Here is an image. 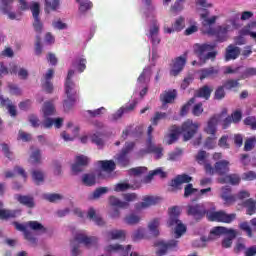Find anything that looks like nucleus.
I'll return each mask as SVG.
<instances>
[{
  "label": "nucleus",
  "instance_id": "20",
  "mask_svg": "<svg viewBox=\"0 0 256 256\" xmlns=\"http://www.w3.org/2000/svg\"><path fill=\"white\" fill-rule=\"evenodd\" d=\"M229 165H231V163L228 160H220L216 162L215 163L216 175H219L220 177L227 175V173H229L230 171Z\"/></svg>",
  "mask_w": 256,
  "mask_h": 256
},
{
  "label": "nucleus",
  "instance_id": "34",
  "mask_svg": "<svg viewBox=\"0 0 256 256\" xmlns=\"http://www.w3.org/2000/svg\"><path fill=\"white\" fill-rule=\"evenodd\" d=\"M219 75V68L210 67L201 70L200 80L207 79V77H215Z\"/></svg>",
  "mask_w": 256,
  "mask_h": 256
},
{
  "label": "nucleus",
  "instance_id": "44",
  "mask_svg": "<svg viewBox=\"0 0 256 256\" xmlns=\"http://www.w3.org/2000/svg\"><path fill=\"white\" fill-rule=\"evenodd\" d=\"M156 247H158V250L156 251V255L163 256L167 255V251H169V248L167 247V242L158 241L155 244Z\"/></svg>",
  "mask_w": 256,
  "mask_h": 256
},
{
  "label": "nucleus",
  "instance_id": "60",
  "mask_svg": "<svg viewBox=\"0 0 256 256\" xmlns=\"http://www.w3.org/2000/svg\"><path fill=\"white\" fill-rule=\"evenodd\" d=\"M32 104H33V102L31 100L27 99V100L20 102L18 104V107L21 111H29V109H31Z\"/></svg>",
  "mask_w": 256,
  "mask_h": 256
},
{
  "label": "nucleus",
  "instance_id": "23",
  "mask_svg": "<svg viewBox=\"0 0 256 256\" xmlns=\"http://www.w3.org/2000/svg\"><path fill=\"white\" fill-rule=\"evenodd\" d=\"M175 99H177V90L166 91L160 96V101L163 105H167V103H174Z\"/></svg>",
  "mask_w": 256,
  "mask_h": 256
},
{
  "label": "nucleus",
  "instance_id": "36",
  "mask_svg": "<svg viewBox=\"0 0 256 256\" xmlns=\"http://www.w3.org/2000/svg\"><path fill=\"white\" fill-rule=\"evenodd\" d=\"M15 173H17V175H20L21 177H23V179H27V172H25V169H23L22 167L16 166L14 167V172L11 171H7L5 173V177L6 179H11L13 177H15Z\"/></svg>",
  "mask_w": 256,
  "mask_h": 256
},
{
  "label": "nucleus",
  "instance_id": "48",
  "mask_svg": "<svg viewBox=\"0 0 256 256\" xmlns=\"http://www.w3.org/2000/svg\"><path fill=\"white\" fill-rule=\"evenodd\" d=\"M30 11L32 12V17L37 18L41 15V4L39 2H32L30 5Z\"/></svg>",
  "mask_w": 256,
  "mask_h": 256
},
{
  "label": "nucleus",
  "instance_id": "57",
  "mask_svg": "<svg viewBox=\"0 0 256 256\" xmlns=\"http://www.w3.org/2000/svg\"><path fill=\"white\" fill-rule=\"evenodd\" d=\"M30 163H32V165H35L37 163H41V151L40 150H36L32 153V155L30 156Z\"/></svg>",
  "mask_w": 256,
  "mask_h": 256
},
{
  "label": "nucleus",
  "instance_id": "46",
  "mask_svg": "<svg viewBox=\"0 0 256 256\" xmlns=\"http://www.w3.org/2000/svg\"><path fill=\"white\" fill-rule=\"evenodd\" d=\"M117 163L121 167H127V165H129V157L125 152L121 151V153L118 154Z\"/></svg>",
  "mask_w": 256,
  "mask_h": 256
},
{
  "label": "nucleus",
  "instance_id": "62",
  "mask_svg": "<svg viewBox=\"0 0 256 256\" xmlns=\"http://www.w3.org/2000/svg\"><path fill=\"white\" fill-rule=\"evenodd\" d=\"M107 191H109V188H107V187H100V188L96 189L93 192V199H99V197H101V195H105V193H107Z\"/></svg>",
  "mask_w": 256,
  "mask_h": 256
},
{
  "label": "nucleus",
  "instance_id": "63",
  "mask_svg": "<svg viewBox=\"0 0 256 256\" xmlns=\"http://www.w3.org/2000/svg\"><path fill=\"white\" fill-rule=\"evenodd\" d=\"M71 253L73 256L81 255V246L79 244H75V240L71 242Z\"/></svg>",
  "mask_w": 256,
  "mask_h": 256
},
{
  "label": "nucleus",
  "instance_id": "10",
  "mask_svg": "<svg viewBox=\"0 0 256 256\" xmlns=\"http://www.w3.org/2000/svg\"><path fill=\"white\" fill-rule=\"evenodd\" d=\"M74 241L77 243H83L87 249H91V247H97V243H99V239L95 236H87L85 233H77L74 236Z\"/></svg>",
  "mask_w": 256,
  "mask_h": 256
},
{
  "label": "nucleus",
  "instance_id": "30",
  "mask_svg": "<svg viewBox=\"0 0 256 256\" xmlns=\"http://www.w3.org/2000/svg\"><path fill=\"white\" fill-rule=\"evenodd\" d=\"M66 95H67L66 107H68V109H71V107H73L77 102V92H75L73 88H68L66 91Z\"/></svg>",
  "mask_w": 256,
  "mask_h": 256
},
{
  "label": "nucleus",
  "instance_id": "27",
  "mask_svg": "<svg viewBox=\"0 0 256 256\" xmlns=\"http://www.w3.org/2000/svg\"><path fill=\"white\" fill-rule=\"evenodd\" d=\"M44 11L49 15L52 11H57L61 7V0H44Z\"/></svg>",
  "mask_w": 256,
  "mask_h": 256
},
{
  "label": "nucleus",
  "instance_id": "49",
  "mask_svg": "<svg viewBox=\"0 0 256 256\" xmlns=\"http://www.w3.org/2000/svg\"><path fill=\"white\" fill-rule=\"evenodd\" d=\"M108 237L112 240L125 239L124 230H114L108 233Z\"/></svg>",
  "mask_w": 256,
  "mask_h": 256
},
{
  "label": "nucleus",
  "instance_id": "53",
  "mask_svg": "<svg viewBox=\"0 0 256 256\" xmlns=\"http://www.w3.org/2000/svg\"><path fill=\"white\" fill-rule=\"evenodd\" d=\"M214 99H216V101H221V99H225V86H219L215 90Z\"/></svg>",
  "mask_w": 256,
  "mask_h": 256
},
{
  "label": "nucleus",
  "instance_id": "42",
  "mask_svg": "<svg viewBox=\"0 0 256 256\" xmlns=\"http://www.w3.org/2000/svg\"><path fill=\"white\" fill-rule=\"evenodd\" d=\"M246 250H247V245L245 244V240L239 238L236 241L235 246L233 248L234 253L236 254L245 253Z\"/></svg>",
  "mask_w": 256,
  "mask_h": 256
},
{
  "label": "nucleus",
  "instance_id": "16",
  "mask_svg": "<svg viewBox=\"0 0 256 256\" xmlns=\"http://www.w3.org/2000/svg\"><path fill=\"white\" fill-rule=\"evenodd\" d=\"M187 63V58L180 56L177 57L172 64V68L170 70V75L173 77H177L179 75L180 71H183V67H185V64Z\"/></svg>",
  "mask_w": 256,
  "mask_h": 256
},
{
  "label": "nucleus",
  "instance_id": "22",
  "mask_svg": "<svg viewBox=\"0 0 256 256\" xmlns=\"http://www.w3.org/2000/svg\"><path fill=\"white\" fill-rule=\"evenodd\" d=\"M239 55H241V48L234 45H229L226 48L225 61H231L233 59H237Z\"/></svg>",
  "mask_w": 256,
  "mask_h": 256
},
{
  "label": "nucleus",
  "instance_id": "33",
  "mask_svg": "<svg viewBox=\"0 0 256 256\" xmlns=\"http://www.w3.org/2000/svg\"><path fill=\"white\" fill-rule=\"evenodd\" d=\"M245 207L247 215H255L256 213V201L253 198L247 199L242 203Z\"/></svg>",
  "mask_w": 256,
  "mask_h": 256
},
{
  "label": "nucleus",
  "instance_id": "26",
  "mask_svg": "<svg viewBox=\"0 0 256 256\" xmlns=\"http://www.w3.org/2000/svg\"><path fill=\"white\" fill-rule=\"evenodd\" d=\"M105 251H107V253H111L112 251H118V252L122 253V255L127 256V255H129V251H131V245H128L125 249V247H123V245L113 244V245L107 246L105 248Z\"/></svg>",
  "mask_w": 256,
  "mask_h": 256
},
{
  "label": "nucleus",
  "instance_id": "11",
  "mask_svg": "<svg viewBox=\"0 0 256 256\" xmlns=\"http://www.w3.org/2000/svg\"><path fill=\"white\" fill-rule=\"evenodd\" d=\"M191 181H193V177L187 174L177 175L174 179L170 181L169 191H179L181 190V185H183L184 183H191Z\"/></svg>",
  "mask_w": 256,
  "mask_h": 256
},
{
  "label": "nucleus",
  "instance_id": "24",
  "mask_svg": "<svg viewBox=\"0 0 256 256\" xmlns=\"http://www.w3.org/2000/svg\"><path fill=\"white\" fill-rule=\"evenodd\" d=\"M98 165L105 173H113L117 167V164L113 160H101L98 161Z\"/></svg>",
  "mask_w": 256,
  "mask_h": 256
},
{
  "label": "nucleus",
  "instance_id": "45",
  "mask_svg": "<svg viewBox=\"0 0 256 256\" xmlns=\"http://www.w3.org/2000/svg\"><path fill=\"white\" fill-rule=\"evenodd\" d=\"M32 178L36 185H40L41 183H43V181H45V176L40 170H34L32 172Z\"/></svg>",
  "mask_w": 256,
  "mask_h": 256
},
{
  "label": "nucleus",
  "instance_id": "6",
  "mask_svg": "<svg viewBox=\"0 0 256 256\" xmlns=\"http://www.w3.org/2000/svg\"><path fill=\"white\" fill-rule=\"evenodd\" d=\"M207 218L209 221H217L218 223H232L237 218V214H227V212L221 210L216 212H208Z\"/></svg>",
  "mask_w": 256,
  "mask_h": 256
},
{
  "label": "nucleus",
  "instance_id": "40",
  "mask_svg": "<svg viewBox=\"0 0 256 256\" xmlns=\"http://www.w3.org/2000/svg\"><path fill=\"white\" fill-rule=\"evenodd\" d=\"M256 22H251L250 24H248L243 30H242V34L243 35H250V37L252 39H255L256 41Z\"/></svg>",
  "mask_w": 256,
  "mask_h": 256
},
{
  "label": "nucleus",
  "instance_id": "59",
  "mask_svg": "<svg viewBox=\"0 0 256 256\" xmlns=\"http://www.w3.org/2000/svg\"><path fill=\"white\" fill-rule=\"evenodd\" d=\"M238 85H239V80L230 79L223 84V87L224 89L231 90V89H235V87H237Z\"/></svg>",
  "mask_w": 256,
  "mask_h": 256
},
{
  "label": "nucleus",
  "instance_id": "39",
  "mask_svg": "<svg viewBox=\"0 0 256 256\" xmlns=\"http://www.w3.org/2000/svg\"><path fill=\"white\" fill-rule=\"evenodd\" d=\"M72 126L73 123L71 122L67 124V135L65 136V141H71L74 137H76L77 133H79V127L75 126L72 129Z\"/></svg>",
  "mask_w": 256,
  "mask_h": 256
},
{
  "label": "nucleus",
  "instance_id": "58",
  "mask_svg": "<svg viewBox=\"0 0 256 256\" xmlns=\"http://www.w3.org/2000/svg\"><path fill=\"white\" fill-rule=\"evenodd\" d=\"M76 163L82 167H87V165H89V157L85 155H79L76 157Z\"/></svg>",
  "mask_w": 256,
  "mask_h": 256
},
{
  "label": "nucleus",
  "instance_id": "15",
  "mask_svg": "<svg viewBox=\"0 0 256 256\" xmlns=\"http://www.w3.org/2000/svg\"><path fill=\"white\" fill-rule=\"evenodd\" d=\"M222 193L220 195L221 199L224 201V205H227V207H230V205H234V203L237 201V196L233 195L232 189L229 186H224L221 189Z\"/></svg>",
  "mask_w": 256,
  "mask_h": 256
},
{
  "label": "nucleus",
  "instance_id": "14",
  "mask_svg": "<svg viewBox=\"0 0 256 256\" xmlns=\"http://www.w3.org/2000/svg\"><path fill=\"white\" fill-rule=\"evenodd\" d=\"M180 134L181 127L177 125L171 126L169 129V133L164 136V141L166 145H173V143L177 142Z\"/></svg>",
  "mask_w": 256,
  "mask_h": 256
},
{
  "label": "nucleus",
  "instance_id": "1",
  "mask_svg": "<svg viewBox=\"0 0 256 256\" xmlns=\"http://www.w3.org/2000/svg\"><path fill=\"white\" fill-rule=\"evenodd\" d=\"M43 113V121L41 123V127L43 129H61L63 127V118H55L57 115V109H55V105L51 101L44 102L42 106Z\"/></svg>",
  "mask_w": 256,
  "mask_h": 256
},
{
  "label": "nucleus",
  "instance_id": "28",
  "mask_svg": "<svg viewBox=\"0 0 256 256\" xmlns=\"http://www.w3.org/2000/svg\"><path fill=\"white\" fill-rule=\"evenodd\" d=\"M218 183H230V185H239V183H241V177L238 174L226 175L224 178H219Z\"/></svg>",
  "mask_w": 256,
  "mask_h": 256
},
{
  "label": "nucleus",
  "instance_id": "37",
  "mask_svg": "<svg viewBox=\"0 0 256 256\" xmlns=\"http://www.w3.org/2000/svg\"><path fill=\"white\" fill-rule=\"evenodd\" d=\"M159 225H161V219H159V218H154L148 224V229L151 231V233H152V235H154V237H158V235H159Z\"/></svg>",
  "mask_w": 256,
  "mask_h": 256
},
{
  "label": "nucleus",
  "instance_id": "8",
  "mask_svg": "<svg viewBox=\"0 0 256 256\" xmlns=\"http://www.w3.org/2000/svg\"><path fill=\"white\" fill-rule=\"evenodd\" d=\"M227 115V111H223L220 114H215L212 117L209 118L207 121V125L204 128V133H207V135H211L212 137H215L217 135V125H219V121L223 119Z\"/></svg>",
  "mask_w": 256,
  "mask_h": 256
},
{
  "label": "nucleus",
  "instance_id": "61",
  "mask_svg": "<svg viewBox=\"0 0 256 256\" xmlns=\"http://www.w3.org/2000/svg\"><path fill=\"white\" fill-rule=\"evenodd\" d=\"M239 227L242 231L247 233L248 237H253V231L251 230V226H249L248 222L240 223Z\"/></svg>",
  "mask_w": 256,
  "mask_h": 256
},
{
  "label": "nucleus",
  "instance_id": "54",
  "mask_svg": "<svg viewBox=\"0 0 256 256\" xmlns=\"http://www.w3.org/2000/svg\"><path fill=\"white\" fill-rule=\"evenodd\" d=\"M167 117V113L165 112H156L154 117L151 118L152 125H159V121L165 119Z\"/></svg>",
  "mask_w": 256,
  "mask_h": 256
},
{
  "label": "nucleus",
  "instance_id": "29",
  "mask_svg": "<svg viewBox=\"0 0 256 256\" xmlns=\"http://www.w3.org/2000/svg\"><path fill=\"white\" fill-rule=\"evenodd\" d=\"M108 203L110 207H118L119 209H128L129 207V203L121 201L119 198L115 196H110L108 198Z\"/></svg>",
  "mask_w": 256,
  "mask_h": 256
},
{
  "label": "nucleus",
  "instance_id": "9",
  "mask_svg": "<svg viewBox=\"0 0 256 256\" xmlns=\"http://www.w3.org/2000/svg\"><path fill=\"white\" fill-rule=\"evenodd\" d=\"M186 213L187 215L194 217L196 221H199V219H203L208 212L207 208H205V205L203 204H188L186 206Z\"/></svg>",
  "mask_w": 256,
  "mask_h": 256
},
{
  "label": "nucleus",
  "instance_id": "52",
  "mask_svg": "<svg viewBox=\"0 0 256 256\" xmlns=\"http://www.w3.org/2000/svg\"><path fill=\"white\" fill-rule=\"evenodd\" d=\"M195 98H191L184 106H182L180 110L181 117H185L189 113V109H191V105L195 103Z\"/></svg>",
  "mask_w": 256,
  "mask_h": 256
},
{
  "label": "nucleus",
  "instance_id": "56",
  "mask_svg": "<svg viewBox=\"0 0 256 256\" xmlns=\"http://www.w3.org/2000/svg\"><path fill=\"white\" fill-rule=\"evenodd\" d=\"M14 217H16L15 212L3 208L0 210V219H14Z\"/></svg>",
  "mask_w": 256,
  "mask_h": 256
},
{
  "label": "nucleus",
  "instance_id": "21",
  "mask_svg": "<svg viewBox=\"0 0 256 256\" xmlns=\"http://www.w3.org/2000/svg\"><path fill=\"white\" fill-rule=\"evenodd\" d=\"M144 153H154L156 155V159H161V157H163V147L156 146L155 144H153V140L148 139L147 148Z\"/></svg>",
  "mask_w": 256,
  "mask_h": 256
},
{
  "label": "nucleus",
  "instance_id": "41",
  "mask_svg": "<svg viewBox=\"0 0 256 256\" xmlns=\"http://www.w3.org/2000/svg\"><path fill=\"white\" fill-rule=\"evenodd\" d=\"M87 217L89 219H93L96 224L98 225H105V221H103V218L101 216L97 215V212H95V209L90 208L87 213Z\"/></svg>",
  "mask_w": 256,
  "mask_h": 256
},
{
  "label": "nucleus",
  "instance_id": "4",
  "mask_svg": "<svg viewBox=\"0 0 256 256\" xmlns=\"http://www.w3.org/2000/svg\"><path fill=\"white\" fill-rule=\"evenodd\" d=\"M215 44H195L194 53L200 59L201 63L205 64L209 59L215 61L219 52L215 49Z\"/></svg>",
  "mask_w": 256,
  "mask_h": 256
},
{
  "label": "nucleus",
  "instance_id": "13",
  "mask_svg": "<svg viewBox=\"0 0 256 256\" xmlns=\"http://www.w3.org/2000/svg\"><path fill=\"white\" fill-rule=\"evenodd\" d=\"M220 235H232V237H237V232L235 229L217 226L211 230L209 239H217Z\"/></svg>",
  "mask_w": 256,
  "mask_h": 256
},
{
  "label": "nucleus",
  "instance_id": "19",
  "mask_svg": "<svg viewBox=\"0 0 256 256\" xmlns=\"http://www.w3.org/2000/svg\"><path fill=\"white\" fill-rule=\"evenodd\" d=\"M211 93H213V87L209 85H204L195 91L194 97H192V99H197V97H199L207 101L209 100V97H211Z\"/></svg>",
  "mask_w": 256,
  "mask_h": 256
},
{
  "label": "nucleus",
  "instance_id": "7",
  "mask_svg": "<svg viewBox=\"0 0 256 256\" xmlns=\"http://www.w3.org/2000/svg\"><path fill=\"white\" fill-rule=\"evenodd\" d=\"M161 202V197L153 196V195H146L142 197L141 202H137L134 205V209L136 213H141L144 209H149V207H153Z\"/></svg>",
  "mask_w": 256,
  "mask_h": 256
},
{
  "label": "nucleus",
  "instance_id": "47",
  "mask_svg": "<svg viewBox=\"0 0 256 256\" xmlns=\"http://www.w3.org/2000/svg\"><path fill=\"white\" fill-rule=\"evenodd\" d=\"M255 145H256L255 136L246 139L244 142V151H253V149H255Z\"/></svg>",
  "mask_w": 256,
  "mask_h": 256
},
{
  "label": "nucleus",
  "instance_id": "35",
  "mask_svg": "<svg viewBox=\"0 0 256 256\" xmlns=\"http://www.w3.org/2000/svg\"><path fill=\"white\" fill-rule=\"evenodd\" d=\"M26 227H29L32 231H39L40 233H47V228L43 226L39 221H28Z\"/></svg>",
  "mask_w": 256,
  "mask_h": 256
},
{
  "label": "nucleus",
  "instance_id": "5",
  "mask_svg": "<svg viewBox=\"0 0 256 256\" xmlns=\"http://www.w3.org/2000/svg\"><path fill=\"white\" fill-rule=\"evenodd\" d=\"M180 131L183 133L184 141H190V139L195 137L197 131H199V123H194L193 120H186L182 124Z\"/></svg>",
  "mask_w": 256,
  "mask_h": 256
},
{
  "label": "nucleus",
  "instance_id": "12",
  "mask_svg": "<svg viewBox=\"0 0 256 256\" xmlns=\"http://www.w3.org/2000/svg\"><path fill=\"white\" fill-rule=\"evenodd\" d=\"M12 225H14L16 231H21L23 233L24 239H26V241H29L32 247H37V238L33 236V233H31V231L27 230V224L13 222Z\"/></svg>",
  "mask_w": 256,
  "mask_h": 256
},
{
  "label": "nucleus",
  "instance_id": "18",
  "mask_svg": "<svg viewBox=\"0 0 256 256\" xmlns=\"http://www.w3.org/2000/svg\"><path fill=\"white\" fill-rule=\"evenodd\" d=\"M14 197L16 201L20 203V205H23L28 209H33L35 207V198H33L31 195L16 194Z\"/></svg>",
  "mask_w": 256,
  "mask_h": 256
},
{
  "label": "nucleus",
  "instance_id": "38",
  "mask_svg": "<svg viewBox=\"0 0 256 256\" xmlns=\"http://www.w3.org/2000/svg\"><path fill=\"white\" fill-rule=\"evenodd\" d=\"M140 222L141 216L135 213H130L124 217V223H126V225H138Z\"/></svg>",
  "mask_w": 256,
  "mask_h": 256
},
{
  "label": "nucleus",
  "instance_id": "17",
  "mask_svg": "<svg viewBox=\"0 0 256 256\" xmlns=\"http://www.w3.org/2000/svg\"><path fill=\"white\" fill-rule=\"evenodd\" d=\"M15 0H1V6H0V11H2V13L4 15H8L9 19L14 20L17 19V15L15 14V12H11V10L13 9L12 5L13 2Z\"/></svg>",
  "mask_w": 256,
  "mask_h": 256
},
{
  "label": "nucleus",
  "instance_id": "25",
  "mask_svg": "<svg viewBox=\"0 0 256 256\" xmlns=\"http://www.w3.org/2000/svg\"><path fill=\"white\" fill-rule=\"evenodd\" d=\"M137 107V100H134L129 106L121 107L113 116V121H117V119H121L123 117V113H129V111H133Z\"/></svg>",
  "mask_w": 256,
  "mask_h": 256
},
{
  "label": "nucleus",
  "instance_id": "31",
  "mask_svg": "<svg viewBox=\"0 0 256 256\" xmlns=\"http://www.w3.org/2000/svg\"><path fill=\"white\" fill-rule=\"evenodd\" d=\"M185 29V18H178L171 28H165L166 33H173L175 31H181Z\"/></svg>",
  "mask_w": 256,
  "mask_h": 256
},
{
  "label": "nucleus",
  "instance_id": "55",
  "mask_svg": "<svg viewBox=\"0 0 256 256\" xmlns=\"http://www.w3.org/2000/svg\"><path fill=\"white\" fill-rule=\"evenodd\" d=\"M129 175H134L135 177H139V175H143V173H147V167H137L131 168L128 171Z\"/></svg>",
  "mask_w": 256,
  "mask_h": 256
},
{
  "label": "nucleus",
  "instance_id": "50",
  "mask_svg": "<svg viewBox=\"0 0 256 256\" xmlns=\"http://www.w3.org/2000/svg\"><path fill=\"white\" fill-rule=\"evenodd\" d=\"M198 189L193 187V184L189 183L184 187V197H191V195H195V193H198Z\"/></svg>",
  "mask_w": 256,
  "mask_h": 256
},
{
  "label": "nucleus",
  "instance_id": "64",
  "mask_svg": "<svg viewBox=\"0 0 256 256\" xmlns=\"http://www.w3.org/2000/svg\"><path fill=\"white\" fill-rule=\"evenodd\" d=\"M245 125H249L251 129H256V119L253 116H249L244 120Z\"/></svg>",
  "mask_w": 256,
  "mask_h": 256
},
{
  "label": "nucleus",
  "instance_id": "51",
  "mask_svg": "<svg viewBox=\"0 0 256 256\" xmlns=\"http://www.w3.org/2000/svg\"><path fill=\"white\" fill-rule=\"evenodd\" d=\"M44 199L46 201H49V203H57V201H61L63 199V196L61 194H44Z\"/></svg>",
  "mask_w": 256,
  "mask_h": 256
},
{
  "label": "nucleus",
  "instance_id": "3",
  "mask_svg": "<svg viewBox=\"0 0 256 256\" xmlns=\"http://www.w3.org/2000/svg\"><path fill=\"white\" fill-rule=\"evenodd\" d=\"M168 227H174L176 238L179 239L185 231H187V227L184 226L183 222L179 219L181 217V208L179 206H172L168 209Z\"/></svg>",
  "mask_w": 256,
  "mask_h": 256
},
{
  "label": "nucleus",
  "instance_id": "32",
  "mask_svg": "<svg viewBox=\"0 0 256 256\" xmlns=\"http://www.w3.org/2000/svg\"><path fill=\"white\" fill-rule=\"evenodd\" d=\"M82 183L86 185V187H93L95 183H97V176L95 173H85L82 175Z\"/></svg>",
  "mask_w": 256,
  "mask_h": 256
},
{
  "label": "nucleus",
  "instance_id": "43",
  "mask_svg": "<svg viewBox=\"0 0 256 256\" xmlns=\"http://www.w3.org/2000/svg\"><path fill=\"white\" fill-rule=\"evenodd\" d=\"M79 3V11L80 13H87L91 7H93V3L89 0H76Z\"/></svg>",
  "mask_w": 256,
  "mask_h": 256
},
{
  "label": "nucleus",
  "instance_id": "2",
  "mask_svg": "<svg viewBox=\"0 0 256 256\" xmlns=\"http://www.w3.org/2000/svg\"><path fill=\"white\" fill-rule=\"evenodd\" d=\"M209 11H206L205 13L200 14L203 26V33H206L207 35H216L218 41H225L227 39V33H229V25L225 26H219L217 28V31L213 30V28H209L207 30V27H211V25H215L217 23V16H212L209 18Z\"/></svg>",
  "mask_w": 256,
  "mask_h": 256
}]
</instances>
